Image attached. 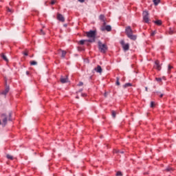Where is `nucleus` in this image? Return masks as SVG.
I'll list each match as a JSON object with an SVG mask.
<instances>
[{
  "label": "nucleus",
  "mask_w": 176,
  "mask_h": 176,
  "mask_svg": "<svg viewBox=\"0 0 176 176\" xmlns=\"http://www.w3.org/2000/svg\"><path fill=\"white\" fill-rule=\"evenodd\" d=\"M85 35L89 39L88 43H93L96 41V32L95 30H90L89 32H85Z\"/></svg>",
  "instance_id": "1"
},
{
  "label": "nucleus",
  "mask_w": 176,
  "mask_h": 176,
  "mask_svg": "<svg viewBox=\"0 0 176 176\" xmlns=\"http://www.w3.org/2000/svg\"><path fill=\"white\" fill-rule=\"evenodd\" d=\"M126 34L128 36V38L132 41H135L137 38V36L133 34V30L131 26H127L126 28Z\"/></svg>",
  "instance_id": "2"
},
{
  "label": "nucleus",
  "mask_w": 176,
  "mask_h": 176,
  "mask_svg": "<svg viewBox=\"0 0 176 176\" xmlns=\"http://www.w3.org/2000/svg\"><path fill=\"white\" fill-rule=\"evenodd\" d=\"M98 49L100 52L106 53L108 50V47L107 45L102 44L101 41H98Z\"/></svg>",
  "instance_id": "3"
},
{
  "label": "nucleus",
  "mask_w": 176,
  "mask_h": 176,
  "mask_svg": "<svg viewBox=\"0 0 176 176\" xmlns=\"http://www.w3.org/2000/svg\"><path fill=\"white\" fill-rule=\"evenodd\" d=\"M120 44L122 47V49L124 51H127V50H130V44L129 43H125L124 41V40H122L120 41Z\"/></svg>",
  "instance_id": "4"
},
{
  "label": "nucleus",
  "mask_w": 176,
  "mask_h": 176,
  "mask_svg": "<svg viewBox=\"0 0 176 176\" xmlns=\"http://www.w3.org/2000/svg\"><path fill=\"white\" fill-rule=\"evenodd\" d=\"M143 21L146 23L149 22V14L147 11L143 12Z\"/></svg>",
  "instance_id": "5"
},
{
  "label": "nucleus",
  "mask_w": 176,
  "mask_h": 176,
  "mask_svg": "<svg viewBox=\"0 0 176 176\" xmlns=\"http://www.w3.org/2000/svg\"><path fill=\"white\" fill-rule=\"evenodd\" d=\"M100 30L102 32L107 30V32H111V25H105L104 24L100 27Z\"/></svg>",
  "instance_id": "6"
},
{
  "label": "nucleus",
  "mask_w": 176,
  "mask_h": 176,
  "mask_svg": "<svg viewBox=\"0 0 176 176\" xmlns=\"http://www.w3.org/2000/svg\"><path fill=\"white\" fill-rule=\"evenodd\" d=\"M60 81L62 84L67 83L69 82V78L68 76H65V78L63 76L60 77Z\"/></svg>",
  "instance_id": "7"
},
{
  "label": "nucleus",
  "mask_w": 176,
  "mask_h": 176,
  "mask_svg": "<svg viewBox=\"0 0 176 176\" xmlns=\"http://www.w3.org/2000/svg\"><path fill=\"white\" fill-rule=\"evenodd\" d=\"M154 68L158 71L162 70V66H160L159 60L155 61Z\"/></svg>",
  "instance_id": "8"
},
{
  "label": "nucleus",
  "mask_w": 176,
  "mask_h": 176,
  "mask_svg": "<svg viewBox=\"0 0 176 176\" xmlns=\"http://www.w3.org/2000/svg\"><path fill=\"white\" fill-rule=\"evenodd\" d=\"M5 82H6V88H5V90H3L1 92V94L4 95V96H6L7 94L10 91V88H9V87L7 85V81H5Z\"/></svg>",
  "instance_id": "9"
},
{
  "label": "nucleus",
  "mask_w": 176,
  "mask_h": 176,
  "mask_svg": "<svg viewBox=\"0 0 176 176\" xmlns=\"http://www.w3.org/2000/svg\"><path fill=\"white\" fill-rule=\"evenodd\" d=\"M57 19L59 21H61V22H64L65 21V18L63 17V16L61 14H58Z\"/></svg>",
  "instance_id": "10"
},
{
  "label": "nucleus",
  "mask_w": 176,
  "mask_h": 176,
  "mask_svg": "<svg viewBox=\"0 0 176 176\" xmlns=\"http://www.w3.org/2000/svg\"><path fill=\"white\" fill-rule=\"evenodd\" d=\"M94 70L99 74H102V69L100 65H98L97 67H95Z\"/></svg>",
  "instance_id": "11"
},
{
  "label": "nucleus",
  "mask_w": 176,
  "mask_h": 176,
  "mask_svg": "<svg viewBox=\"0 0 176 176\" xmlns=\"http://www.w3.org/2000/svg\"><path fill=\"white\" fill-rule=\"evenodd\" d=\"M59 54L61 53V58H64L65 57V55H66V52L64 51V50H59L58 51Z\"/></svg>",
  "instance_id": "12"
},
{
  "label": "nucleus",
  "mask_w": 176,
  "mask_h": 176,
  "mask_svg": "<svg viewBox=\"0 0 176 176\" xmlns=\"http://www.w3.org/2000/svg\"><path fill=\"white\" fill-rule=\"evenodd\" d=\"M153 23L157 25H162V20H157L154 21Z\"/></svg>",
  "instance_id": "13"
},
{
  "label": "nucleus",
  "mask_w": 176,
  "mask_h": 176,
  "mask_svg": "<svg viewBox=\"0 0 176 176\" xmlns=\"http://www.w3.org/2000/svg\"><path fill=\"white\" fill-rule=\"evenodd\" d=\"M168 33H169L170 35H173L175 33V31L173 28H170Z\"/></svg>",
  "instance_id": "14"
},
{
  "label": "nucleus",
  "mask_w": 176,
  "mask_h": 176,
  "mask_svg": "<svg viewBox=\"0 0 176 176\" xmlns=\"http://www.w3.org/2000/svg\"><path fill=\"white\" fill-rule=\"evenodd\" d=\"M99 19L100 21H103V24L105 25V21H104V15H100Z\"/></svg>",
  "instance_id": "15"
},
{
  "label": "nucleus",
  "mask_w": 176,
  "mask_h": 176,
  "mask_svg": "<svg viewBox=\"0 0 176 176\" xmlns=\"http://www.w3.org/2000/svg\"><path fill=\"white\" fill-rule=\"evenodd\" d=\"M1 57L3 58V59L6 62H8V59L7 56H6L5 54H2Z\"/></svg>",
  "instance_id": "16"
},
{
  "label": "nucleus",
  "mask_w": 176,
  "mask_h": 176,
  "mask_svg": "<svg viewBox=\"0 0 176 176\" xmlns=\"http://www.w3.org/2000/svg\"><path fill=\"white\" fill-rule=\"evenodd\" d=\"M86 42H88V39H87V40H80V41H79V43H80V45H84L85 43H86Z\"/></svg>",
  "instance_id": "17"
},
{
  "label": "nucleus",
  "mask_w": 176,
  "mask_h": 176,
  "mask_svg": "<svg viewBox=\"0 0 176 176\" xmlns=\"http://www.w3.org/2000/svg\"><path fill=\"white\" fill-rule=\"evenodd\" d=\"M132 84L130 82L126 83L125 85H123L124 88H126L128 87H131Z\"/></svg>",
  "instance_id": "18"
},
{
  "label": "nucleus",
  "mask_w": 176,
  "mask_h": 176,
  "mask_svg": "<svg viewBox=\"0 0 176 176\" xmlns=\"http://www.w3.org/2000/svg\"><path fill=\"white\" fill-rule=\"evenodd\" d=\"M6 157H7V159H9V160H13V159H14V157L13 156H12L11 155H6Z\"/></svg>",
  "instance_id": "19"
},
{
  "label": "nucleus",
  "mask_w": 176,
  "mask_h": 176,
  "mask_svg": "<svg viewBox=\"0 0 176 176\" xmlns=\"http://www.w3.org/2000/svg\"><path fill=\"white\" fill-rule=\"evenodd\" d=\"M111 113H112V117L113 118H116V111H111Z\"/></svg>",
  "instance_id": "20"
},
{
  "label": "nucleus",
  "mask_w": 176,
  "mask_h": 176,
  "mask_svg": "<svg viewBox=\"0 0 176 176\" xmlns=\"http://www.w3.org/2000/svg\"><path fill=\"white\" fill-rule=\"evenodd\" d=\"M38 63L35 60L30 61V65H36Z\"/></svg>",
  "instance_id": "21"
},
{
  "label": "nucleus",
  "mask_w": 176,
  "mask_h": 176,
  "mask_svg": "<svg viewBox=\"0 0 176 176\" xmlns=\"http://www.w3.org/2000/svg\"><path fill=\"white\" fill-rule=\"evenodd\" d=\"M153 1L154 3V5L155 6H157L158 5L159 2H160V0H158V1L157 0H153Z\"/></svg>",
  "instance_id": "22"
},
{
  "label": "nucleus",
  "mask_w": 176,
  "mask_h": 176,
  "mask_svg": "<svg viewBox=\"0 0 176 176\" xmlns=\"http://www.w3.org/2000/svg\"><path fill=\"white\" fill-rule=\"evenodd\" d=\"M166 171H168V172L173 171V168L172 167L168 166V167L166 168Z\"/></svg>",
  "instance_id": "23"
},
{
  "label": "nucleus",
  "mask_w": 176,
  "mask_h": 176,
  "mask_svg": "<svg viewBox=\"0 0 176 176\" xmlns=\"http://www.w3.org/2000/svg\"><path fill=\"white\" fill-rule=\"evenodd\" d=\"M173 67L172 66H170V65H168V74H170V70L173 69Z\"/></svg>",
  "instance_id": "24"
},
{
  "label": "nucleus",
  "mask_w": 176,
  "mask_h": 176,
  "mask_svg": "<svg viewBox=\"0 0 176 176\" xmlns=\"http://www.w3.org/2000/svg\"><path fill=\"white\" fill-rule=\"evenodd\" d=\"M120 83L119 82V78L118 77H116V85L117 86H120Z\"/></svg>",
  "instance_id": "25"
},
{
  "label": "nucleus",
  "mask_w": 176,
  "mask_h": 176,
  "mask_svg": "<svg viewBox=\"0 0 176 176\" xmlns=\"http://www.w3.org/2000/svg\"><path fill=\"white\" fill-rule=\"evenodd\" d=\"M155 80H157L158 82H162V79L160 78H155Z\"/></svg>",
  "instance_id": "26"
},
{
  "label": "nucleus",
  "mask_w": 176,
  "mask_h": 176,
  "mask_svg": "<svg viewBox=\"0 0 176 176\" xmlns=\"http://www.w3.org/2000/svg\"><path fill=\"white\" fill-rule=\"evenodd\" d=\"M155 107V103L154 102H151V108H153V107Z\"/></svg>",
  "instance_id": "27"
},
{
  "label": "nucleus",
  "mask_w": 176,
  "mask_h": 176,
  "mask_svg": "<svg viewBox=\"0 0 176 176\" xmlns=\"http://www.w3.org/2000/svg\"><path fill=\"white\" fill-rule=\"evenodd\" d=\"M116 176H122V172H117L116 173Z\"/></svg>",
  "instance_id": "28"
},
{
  "label": "nucleus",
  "mask_w": 176,
  "mask_h": 176,
  "mask_svg": "<svg viewBox=\"0 0 176 176\" xmlns=\"http://www.w3.org/2000/svg\"><path fill=\"white\" fill-rule=\"evenodd\" d=\"M56 3V0H52V1H51V5H52V6L54 5Z\"/></svg>",
  "instance_id": "29"
},
{
  "label": "nucleus",
  "mask_w": 176,
  "mask_h": 176,
  "mask_svg": "<svg viewBox=\"0 0 176 176\" xmlns=\"http://www.w3.org/2000/svg\"><path fill=\"white\" fill-rule=\"evenodd\" d=\"M156 33H157L156 31L152 32L151 34V35L152 36H155V35L156 34Z\"/></svg>",
  "instance_id": "30"
},
{
  "label": "nucleus",
  "mask_w": 176,
  "mask_h": 176,
  "mask_svg": "<svg viewBox=\"0 0 176 176\" xmlns=\"http://www.w3.org/2000/svg\"><path fill=\"white\" fill-rule=\"evenodd\" d=\"M83 85H84V83H83V82H81V81L78 84V86H80V87L83 86Z\"/></svg>",
  "instance_id": "31"
},
{
  "label": "nucleus",
  "mask_w": 176,
  "mask_h": 176,
  "mask_svg": "<svg viewBox=\"0 0 176 176\" xmlns=\"http://www.w3.org/2000/svg\"><path fill=\"white\" fill-rule=\"evenodd\" d=\"M41 35H45V32H43V30H41Z\"/></svg>",
  "instance_id": "32"
},
{
  "label": "nucleus",
  "mask_w": 176,
  "mask_h": 176,
  "mask_svg": "<svg viewBox=\"0 0 176 176\" xmlns=\"http://www.w3.org/2000/svg\"><path fill=\"white\" fill-rule=\"evenodd\" d=\"M7 11H8L9 12H12V10L9 8H7Z\"/></svg>",
  "instance_id": "33"
},
{
  "label": "nucleus",
  "mask_w": 176,
  "mask_h": 176,
  "mask_svg": "<svg viewBox=\"0 0 176 176\" xmlns=\"http://www.w3.org/2000/svg\"><path fill=\"white\" fill-rule=\"evenodd\" d=\"M23 54L25 56H28V52L27 51H25Z\"/></svg>",
  "instance_id": "34"
},
{
  "label": "nucleus",
  "mask_w": 176,
  "mask_h": 176,
  "mask_svg": "<svg viewBox=\"0 0 176 176\" xmlns=\"http://www.w3.org/2000/svg\"><path fill=\"white\" fill-rule=\"evenodd\" d=\"M78 1H80V3H84L85 0H78Z\"/></svg>",
  "instance_id": "35"
},
{
  "label": "nucleus",
  "mask_w": 176,
  "mask_h": 176,
  "mask_svg": "<svg viewBox=\"0 0 176 176\" xmlns=\"http://www.w3.org/2000/svg\"><path fill=\"white\" fill-rule=\"evenodd\" d=\"M26 74L27 75H29L30 74V72L28 71L26 72Z\"/></svg>",
  "instance_id": "36"
},
{
  "label": "nucleus",
  "mask_w": 176,
  "mask_h": 176,
  "mask_svg": "<svg viewBox=\"0 0 176 176\" xmlns=\"http://www.w3.org/2000/svg\"><path fill=\"white\" fill-rule=\"evenodd\" d=\"M164 96V94H160V97L162 98Z\"/></svg>",
  "instance_id": "37"
},
{
  "label": "nucleus",
  "mask_w": 176,
  "mask_h": 176,
  "mask_svg": "<svg viewBox=\"0 0 176 176\" xmlns=\"http://www.w3.org/2000/svg\"><path fill=\"white\" fill-rule=\"evenodd\" d=\"M145 91H148V87H145Z\"/></svg>",
  "instance_id": "38"
},
{
  "label": "nucleus",
  "mask_w": 176,
  "mask_h": 176,
  "mask_svg": "<svg viewBox=\"0 0 176 176\" xmlns=\"http://www.w3.org/2000/svg\"><path fill=\"white\" fill-rule=\"evenodd\" d=\"M107 93H105V94H104V96H105V97H107Z\"/></svg>",
  "instance_id": "39"
},
{
  "label": "nucleus",
  "mask_w": 176,
  "mask_h": 176,
  "mask_svg": "<svg viewBox=\"0 0 176 176\" xmlns=\"http://www.w3.org/2000/svg\"><path fill=\"white\" fill-rule=\"evenodd\" d=\"M120 153H122V154H123V153H124V152H123V151H121V152H120Z\"/></svg>",
  "instance_id": "40"
},
{
  "label": "nucleus",
  "mask_w": 176,
  "mask_h": 176,
  "mask_svg": "<svg viewBox=\"0 0 176 176\" xmlns=\"http://www.w3.org/2000/svg\"><path fill=\"white\" fill-rule=\"evenodd\" d=\"M76 98H78V96H76Z\"/></svg>",
  "instance_id": "41"
}]
</instances>
